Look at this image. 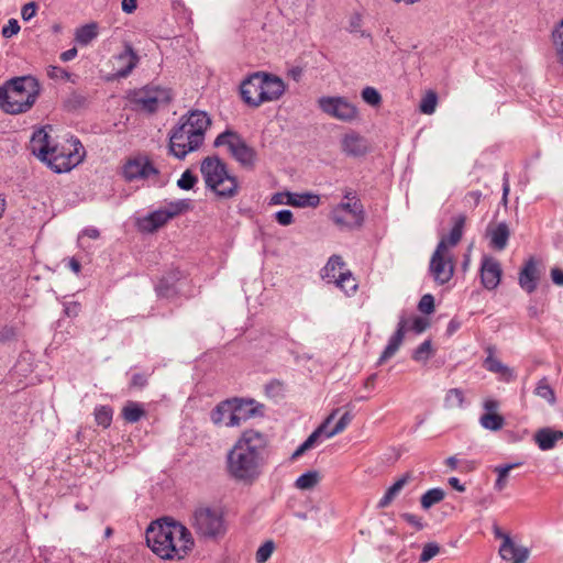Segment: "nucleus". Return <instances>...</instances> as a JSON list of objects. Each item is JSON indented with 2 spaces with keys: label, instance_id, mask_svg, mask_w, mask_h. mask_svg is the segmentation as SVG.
Here are the masks:
<instances>
[{
  "label": "nucleus",
  "instance_id": "a878e982",
  "mask_svg": "<svg viewBox=\"0 0 563 563\" xmlns=\"http://www.w3.org/2000/svg\"><path fill=\"white\" fill-rule=\"evenodd\" d=\"M410 481V475L405 474L400 478H398L384 494L380 500L377 504L378 508H386L391 504V501L398 496L405 485Z\"/></svg>",
  "mask_w": 563,
  "mask_h": 563
},
{
  "label": "nucleus",
  "instance_id": "69168bd1",
  "mask_svg": "<svg viewBox=\"0 0 563 563\" xmlns=\"http://www.w3.org/2000/svg\"><path fill=\"white\" fill-rule=\"evenodd\" d=\"M15 336V331L13 328L5 327L0 331V341H8Z\"/></svg>",
  "mask_w": 563,
  "mask_h": 563
},
{
  "label": "nucleus",
  "instance_id": "0e129e2a",
  "mask_svg": "<svg viewBox=\"0 0 563 563\" xmlns=\"http://www.w3.org/2000/svg\"><path fill=\"white\" fill-rule=\"evenodd\" d=\"M552 282L558 286H563V271L554 267L551 269Z\"/></svg>",
  "mask_w": 563,
  "mask_h": 563
},
{
  "label": "nucleus",
  "instance_id": "338daca9",
  "mask_svg": "<svg viewBox=\"0 0 563 563\" xmlns=\"http://www.w3.org/2000/svg\"><path fill=\"white\" fill-rule=\"evenodd\" d=\"M136 7H137V1L136 0H122V10L125 13L134 12Z\"/></svg>",
  "mask_w": 563,
  "mask_h": 563
},
{
  "label": "nucleus",
  "instance_id": "6e6552de",
  "mask_svg": "<svg viewBox=\"0 0 563 563\" xmlns=\"http://www.w3.org/2000/svg\"><path fill=\"white\" fill-rule=\"evenodd\" d=\"M200 172L206 186L221 198H232L238 194L239 184L234 176L229 175L225 164L217 156L206 157L201 162Z\"/></svg>",
  "mask_w": 563,
  "mask_h": 563
},
{
  "label": "nucleus",
  "instance_id": "ddd939ff",
  "mask_svg": "<svg viewBox=\"0 0 563 563\" xmlns=\"http://www.w3.org/2000/svg\"><path fill=\"white\" fill-rule=\"evenodd\" d=\"M330 218L341 229L360 228L364 221L363 205L360 200L341 202L333 208Z\"/></svg>",
  "mask_w": 563,
  "mask_h": 563
},
{
  "label": "nucleus",
  "instance_id": "0eeeda50",
  "mask_svg": "<svg viewBox=\"0 0 563 563\" xmlns=\"http://www.w3.org/2000/svg\"><path fill=\"white\" fill-rule=\"evenodd\" d=\"M190 527L200 540L218 541L228 530L224 511L219 506L200 505L190 516Z\"/></svg>",
  "mask_w": 563,
  "mask_h": 563
},
{
  "label": "nucleus",
  "instance_id": "6e6d98bb",
  "mask_svg": "<svg viewBox=\"0 0 563 563\" xmlns=\"http://www.w3.org/2000/svg\"><path fill=\"white\" fill-rule=\"evenodd\" d=\"M408 525L412 526L417 531H420L424 528V523L422 521V518L417 516V515H413V514H410V512H405L400 516Z\"/></svg>",
  "mask_w": 563,
  "mask_h": 563
},
{
  "label": "nucleus",
  "instance_id": "c03bdc74",
  "mask_svg": "<svg viewBox=\"0 0 563 563\" xmlns=\"http://www.w3.org/2000/svg\"><path fill=\"white\" fill-rule=\"evenodd\" d=\"M335 412H333L332 415H330L327 420L317 429L314 430L305 441L303 443L309 448L311 449L317 440L319 439V437L321 434H325L327 435V432H328V427H329V423L330 421L332 420L333 416H334Z\"/></svg>",
  "mask_w": 563,
  "mask_h": 563
},
{
  "label": "nucleus",
  "instance_id": "6ab92c4d",
  "mask_svg": "<svg viewBox=\"0 0 563 563\" xmlns=\"http://www.w3.org/2000/svg\"><path fill=\"white\" fill-rule=\"evenodd\" d=\"M137 56L131 46H126L125 49L114 56V70L115 76L124 78L130 75L137 64Z\"/></svg>",
  "mask_w": 563,
  "mask_h": 563
},
{
  "label": "nucleus",
  "instance_id": "7c9ffc66",
  "mask_svg": "<svg viewBox=\"0 0 563 563\" xmlns=\"http://www.w3.org/2000/svg\"><path fill=\"white\" fill-rule=\"evenodd\" d=\"M334 284L349 296L353 295L357 289L356 280L349 271L340 272Z\"/></svg>",
  "mask_w": 563,
  "mask_h": 563
},
{
  "label": "nucleus",
  "instance_id": "f03ea898",
  "mask_svg": "<svg viewBox=\"0 0 563 563\" xmlns=\"http://www.w3.org/2000/svg\"><path fill=\"white\" fill-rule=\"evenodd\" d=\"M31 152L57 174L67 173L85 158V148L76 137L55 143L45 128L36 130L30 141Z\"/></svg>",
  "mask_w": 563,
  "mask_h": 563
},
{
  "label": "nucleus",
  "instance_id": "393cba45",
  "mask_svg": "<svg viewBox=\"0 0 563 563\" xmlns=\"http://www.w3.org/2000/svg\"><path fill=\"white\" fill-rule=\"evenodd\" d=\"M287 202L288 206L296 208H316L320 205V197L312 192H290Z\"/></svg>",
  "mask_w": 563,
  "mask_h": 563
},
{
  "label": "nucleus",
  "instance_id": "c85d7f7f",
  "mask_svg": "<svg viewBox=\"0 0 563 563\" xmlns=\"http://www.w3.org/2000/svg\"><path fill=\"white\" fill-rule=\"evenodd\" d=\"M98 36V25L89 23L76 30L75 40L78 44L86 46Z\"/></svg>",
  "mask_w": 563,
  "mask_h": 563
},
{
  "label": "nucleus",
  "instance_id": "58836bf2",
  "mask_svg": "<svg viewBox=\"0 0 563 563\" xmlns=\"http://www.w3.org/2000/svg\"><path fill=\"white\" fill-rule=\"evenodd\" d=\"M534 393L537 396L545 399L551 405L555 402L554 390L549 385L547 378H542L538 382Z\"/></svg>",
  "mask_w": 563,
  "mask_h": 563
},
{
  "label": "nucleus",
  "instance_id": "7ed1b4c3",
  "mask_svg": "<svg viewBox=\"0 0 563 563\" xmlns=\"http://www.w3.org/2000/svg\"><path fill=\"white\" fill-rule=\"evenodd\" d=\"M146 542L155 554L165 560L184 559L194 545L191 533L184 525L166 519L147 528Z\"/></svg>",
  "mask_w": 563,
  "mask_h": 563
},
{
  "label": "nucleus",
  "instance_id": "bb28decb",
  "mask_svg": "<svg viewBox=\"0 0 563 563\" xmlns=\"http://www.w3.org/2000/svg\"><path fill=\"white\" fill-rule=\"evenodd\" d=\"M344 266V262L341 256L332 255L325 266L322 269V278L329 283H334L339 277V273Z\"/></svg>",
  "mask_w": 563,
  "mask_h": 563
},
{
  "label": "nucleus",
  "instance_id": "f704fd0d",
  "mask_svg": "<svg viewBox=\"0 0 563 563\" xmlns=\"http://www.w3.org/2000/svg\"><path fill=\"white\" fill-rule=\"evenodd\" d=\"M520 465L519 463H516V464H505V465H499V466H496L494 468V472L497 473V479L495 482V485H494V488L497 490V492H501L504 490V488L506 487L507 485V477L509 475V472L516 467Z\"/></svg>",
  "mask_w": 563,
  "mask_h": 563
},
{
  "label": "nucleus",
  "instance_id": "5701e85b",
  "mask_svg": "<svg viewBox=\"0 0 563 563\" xmlns=\"http://www.w3.org/2000/svg\"><path fill=\"white\" fill-rule=\"evenodd\" d=\"M538 269L537 263L533 258H530L519 274V285L522 289L529 294L533 292L537 288Z\"/></svg>",
  "mask_w": 563,
  "mask_h": 563
},
{
  "label": "nucleus",
  "instance_id": "052dcab7",
  "mask_svg": "<svg viewBox=\"0 0 563 563\" xmlns=\"http://www.w3.org/2000/svg\"><path fill=\"white\" fill-rule=\"evenodd\" d=\"M288 196H290V191L276 192L271 198V205H288Z\"/></svg>",
  "mask_w": 563,
  "mask_h": 563
},
{
  "label": "nucleus",
  "instance_id": "3c124183",
  "mask_svg": "<svg viewBox=\"0 0 563 563\" xmlns=\"http://www.w3.org/2000/svg\"><path fill=\"white\" fill-rule=\"evenodd\" d=\"M440 552V547L435 542H429L423 545L422 552L420 554V562L427 563L432 560Z\"/></svg>",
  "mask_w": 563,
  "mask_h": 563
},
{
  "label": "nucleus",
  "instance_id": "8fccbe9b",
  "mask_svg": "<svg viewBox=\"0 0 563 563\" xmlns=\"http://www.w3.org/2000/svg\"><path fill=\"white\" fill-rule=\"evenodd\" d=\"M352 421V415L351 412H345L339 421L335 423L334 428L331 430H328L327 432V439H330L334 437L335 434L341 433Z\"/></svg>",
  "mask_w": 563,
  "mask_h": 563
},
{
  "label": "nucleus",
  "instance_id": "aec40b11",
  "mask_svg": "<svg viewBox=\"0 0 563 563\" xmlns=\"http://www.w3.org/2000/svg\"><path fill=\"white\" fill-rule=\"evenodd\" d=\"M233 401L236 427L251 418L262 415V406L256 405L254 400L234 398Z\"/></svg>",
  "mask_w": 563,
  "mask_h": 563
},
{
  "label": "nucleus",
  "instance_id": "ea45409f",
  "mask_svg": "<svg viewBox=\"0 0 563 563\" xmlns=\"http://www.w3.org/2000/svg\"><path fill=\"white\" fill-rule=\"evenodd\" d=\"M276 549L273 540H266L256 551L255 561L256 563H266Z\"/></svg>",
  "mask_w": 563,
  "mask_h": 563
},
{
  "label": "nucleus",
  "instance_id": "9b49d317",
  "mask_svg": "<svg viewBox=\"0 0 563 563\" xmlns=\"http://www.w3.org/2000/svg\"><path fill=\"white\" fill-rule=\"evenodd\" d=\"M227 145L232 156L243 166L253 167L256 158L255 151L250 147L242 137L232 132L225 131L217 136L214 146Z\"/></svg>",
  "mask_w": 563,
  "mask_h": 563
},
{
  "label": "nucleus",
  "instance_id": "09e8293b",
  "mask_svg": "<svg viewBox=\"0 0 563 563\" xmlns=\"http://www.w3.org/2000/svg\"><path fill=\"white\" fill-rule=\"evenodd\" d=\"M197 181V176L194 175L191 170L187 169L181 174L180 178L177 181V186L183 190H190L195 187Z\"/></svg>",
  "mask_w": 563,
  "mask_h": 563
},
{
  "label": "nucleus",
  "instance_id": "dca6fc26",
  "mask_svg": "<svg viewBox=\"0 0 563 563\" xmlns=\"http://www.w3.org/2000/svg\"><path fill=\"white\" fill-rule=\"evenodd\" d=\"M529 554L528 548L516 544L511 538H505L499 548L501 559L510 563H526Z\"/></svg>",
  "mask_w": 563,
  "mask_h": 563
},
{
  "label": "nucleus",
  "instance_id": "680f3d73",
  "mask_svg": "<svg viewBox=\"0 0 563 563\" xmlns=\"http://www.w3.org/2000/svg\"><path fill=\"white\" fill-rule=\"evenodd\" d=\"M147 384V377L144 374L136 373L132 376L131 386L143 388Z\"/></svg>",
  "mask_w": 563,
  "mask_h": 563
},
{
  "label": "nucleus",
  "instance_id": "4468645a",
  "mask_svg": "<svg viewBox=\"0 0 563 563\" xmlns=\"http://www.w3.org/2000/svg\"><path fill=\"white\" fill-rule=\"evenodd\" d=\"M157 173V169L151 162L143 157L130 159L123 168L124 177L130 181L139 178H148Z\"/></svg>",
  "mask_w": 563,
  "mask_h": 563
},
{
  "label": "nucleus",
  "instance_id": "13d9d810",
  "mask_svg": "<svg viewBox=\"0 0 563 563\" xmlns=\"http://www.w3.org/2000/svg\"><path fill=\"white\" fill-rule=\"evenodd\" d=\"M47 75L52 79H67L69 77V74L58 66H49L47 68Z\"/></svg>",
  "mask_w": 563,
  "mask_h": 563
},
{
  "label": "nucleus",
  "instance_id": "e433bc0d",
  "mask_svg": "<svg viewBox=\"0 0 563 563\" xmlns=\"http://www.w3.org/2000/svg\"><path fill=\"white\" fill-rule=\"evenodd\" d=\"M464 404V393L460 388L449 389L444 397V406L449 409L461 408Z\"/></svg>",
  "mask_w": 563,
  "mask_h": 563
},
{
  "label": "nucleus",
  "instance_id": "20e7f679",
  "mask_svg": "<svg viewBox=\"0 0 563 563\" xmlns=\"http://www.w3.org/2000/svg\"><path fill=\"white\" fill-rule=\"evenodd\" d=\"M210 125L211 119L205 111L192 110L181 115L178 124L169 133L170 153L183 159L188 153L199 150Z\"/></svg>",
  "mask_w": 563,
  "mask_h": 563
},
{
  "label": "nucleus",
  "instance_id": "49530a36",
  "mask_svg": "<svg viewBox=\"0 0 563 563\" xmlns=\"http://www.w3.org/2000/svg\"><path fill=\"white\" fill-rule=\"evenodd\" d=\"M485 365H486V368L493 373H499L503 375L512 376V372L506 365H504L500 361H498L497 358H495L493 356H488L485 360Z\"/></svg>",
  "mask_w": 563,
  "mask_h": 563
},
{
  "label": "nucleus",
  "instance_id": "a19ab883",
  "mask_svg": "<svg viewBox=\"0 0 563 563\" xmlns=\"http://www.w3.org/2000/svg\"><path fill=\"white\" fill-rule=\"evenodd\" d=\"M438 96L434 91H428L420 101L419 109L424 114H432L435 111Z\"/></svg>",
  "mask_w": 563,
  "mask_h": 563
},
{
  "label": "nucleus",
  "instance_id": "774afa93",
  "mask_svg": "<svg viewBox=\"0 0 563 563\" xmlns=\"http://www.w3.org/2000/svg\"><path fill=\"white\" fill-rule=\"evenodd\" d=\"M77 53L78 52L76 47L69 48L60 54V59L63 62H69L77 56Z\"/></svg>",
  "mask_w": 563,
  "mask_h": 563
},
{
  "label": "nucleus",
  "instance_id": "4be33fe9",
  "mask_svg": "<svg viewBox=\"0 0 563 563\" xmlns=\"http://www.w3.org/2000/svg\"><path fill=\"white\" fill-rule=\"evenodd\" d=\"M563 439V431L551 428L539 429L534 433V441L542 451L552 450L556 442Z\"/></svg>",
  "mask_w": 563,
  "mask_h": 563
},
{
  "label": "nucleus",
  "instance_id": "2eb2a0df",
  "mask_svg": "<svg viewBox=\"0 0 563 563\" xmlns=\"http://www.w3.org/2000/svg\"><path fill=\"white\" fill-rule=\"evenodd\" d=\"M501 278L500 264L493 257H484L481 267V282L483 286L488 289H495Z\"/></svg>",
  "mask_w": 563,
  "mask_h": 563
},
{
  "label": "nucleus",
  "instance_id": "a211bd4d",
  "mask_svg": "<svg viewBox=\"0 0 563 563\" xmlns=\"http://www.w3.org/2000/svg\"><path fill=\"white\" fill-rule=\"evenodd\" d=\"M342 151L350 156H362L368 151L365 137L355 132L346 133L341 140Z\"/></svg>",
  "mask_w": 563,
  "mask_h": 563
},
{
  "label": "nucleus",
  "instance_id": "37998d69",
  "mask_svg": "<svg viewBox=\"0 0 563 563\" xmlns=\"http://www.w3.org/2000/svg\"><path fill=\"white\" fill-rule=\"evenodd\" d=\"M95 419L99 426L108 428L112 421V409L107 406H101L95 410Z\"/></svg>",
  "mask_w": 563,
  "mask_h": 563
},
{
  "label": "nucleus",
  "instance_id": "423d86ee",
  "mask_svg": "<svg viewBox=\"0 0 563 563\" xmlns=\"http://www.w3.org/2000/svg\"><path fill=\"white\" fill-rule=\"evenodd\" d=\"M285 90L286 85L280 77L265 71L249 75L240 86L243 101L254 108L278 100Z\"/></svg>",
  "mask_w": 563,
  "mask_h": 563
},
{
  "label": "nucleus",
  "instance_id": "473e14b6",
  "mask_svg": "<svg viewBox=\"0 0 563 563\" xmlns=\"http://www.w3.org/2000/svg\"><path fill=\"white\" fill-rule=\"evenodd\" d=\"M444 497L445 493L442 488H431L421 496V507L427 510L431 508L433 505L442 501Z\"/></svg>",
  "mask_w": 563,
  "mask_h": 563
},
{
  "label": "nucleus",
  "instance_id": "4c0bfd02",
  "mask_svg": "<svg viewBox=\"0 0 563 563\" xmlns=\"http://www.w3.org/2000/svg\"><path fill=\"white\" fill-rule=\"evenodd\" d=\"M191 208L189 199H179L173 202H169L166 207H164V211H166L167 217L173 219L174 217L189 210Z\"/></svg>",
  "mask_w": 563,
  "mask_h": 563
},
{
  "label": "nucleus",
  "instance_id": "79ce46f5",
  "mask_svg": "<svg viewBox=\"0 0 563 563\" xmlns=\"http://www.w3.org/2000/svg\"><path fill=\"white\" fill-rule=\"evenodd\" d=\"M433 353L430 340L422 342L412 353V358L417 362H427Z\"/></svg>",
  "mask_w": 563,
  "mask_h": 563
},
{
  "label": "nucleus",
  "instance_id": "412c9836",
  "mask_svg": "<svg viewBox=\"0 0 563 563\" xmlns=\"http://www.w3.org/2000/svg\"><path fill=\"white\" fill-rule=\"evenodd\" d=\"M406 331H407V319L405 317H401L398 322L396 332L390 336L388 344L386 345L385 350L383 351V353L378 360V363H377L378 365L383 364L384 362H386L387 360H389L390 357H393L396 354V352L399 350V347L404 341Z\"/></svg>",
  "mask_w": 563,
  "mask_h": 563
},
{
  "label": "nucleus",
  "instance_id": "2f4dec72",
  "mask_svg": "<svg viewBox=\"0 0 563 563\" xmlns=\"http://www.w3.org/2000/svg\"><path fill=\"white\" fill-rule=\"evenodd\" d=\"M145 415V410L143 407L135 401H128V404L122 409L123 418L130 422H137Z\"/></svg>",
  "mask_w": 563,
  "mask_h": 563
},
{
  "label": "nucleus",
  "instance_id": "de8ad7c7",
  "mask_svg": "<svg viewBox=\"0 0 563 563\" xmlns=\"http://www.w3.org/2000/svg\"><path fill=\"white\" fill-rule=\"evenodd\" d=\"M362 99L369 106H378L382 102L380 93L374 87H365L361 92Z\"/></svg>",
  "mask_w": 563,
  "mask_h": 563
},
{
  "label": "nucleus",
  "instance_id": "4d7b16f0",
  "mask_svg": "<svg viewBox=\"0 0 563 563\" xmlns=\"http://www.w3.org/2000/svg\"><path fill=\"white\" fill-rule=\"evenodd\" d=\"M275 219L280 225L287 227L294 222V214L290 210L284 209L275 213Z\"/></svg>",
  "mask_w": 563,
  "mask_h": 563
},
{
  "label": "nucleus",
  "instance_id": "1a4fd4ad",
  "mask_svg": "<svg viewBox=\"0 0 563 563\" xmlns=\"http://www.w3.org/2000/svg\"><path fill=\"white\" fill-rule=\"evenodd\" d=\"M172 100L170 90L159 86H146L133 91L130 101L139 111L154 113Z\"/></svg>",
  "mask_w": 563,
  "mask_h": 563
},
{
  "label": "nucleus",
  "instance_id": "cd10ccee",
  "mask_svg": "<svg viewBox=\"0 0 563 563\" xmlns=\"http://www.w3.org/2000/svg\"><path fill=\"white\" fill-rule=\"evenodd\" d=\"M465 216L460 214L454 219L453 228L450 231L448 236H442L441 239H446L448 252H450V247H454L461 241L463 235V229L465 224Z\"/></svg>",
  "mask_w": 563,
  "mask_h": 563
},
{
  "label": "nucleus",
  "instance_id": "bf43d9fd",
  "mask_svg": "<svg viewBox=\"0 0 563 563\" xmlns=\"http://www.w3.org/2000/svg\"><path fill=\"white\" fill-rule=\"evenodd\" d=\"M36 9L37 7L34 2L24 4L21 11L22 19L25 21L31 20L35 15Z\"/></svg>",
  "mask_w": 563,
  "mask_h": 563
},
{
  "label": "nucleus",
  "instance_id": "e2e57ef3",
  "mask_svg": "<svg viewBox=\"0 0 563 563\" xmlns=\"http://www.w3.org/2000/svg\"><path fill=\"white\" fill-rule=\"evenodd\" d=\"M65 313L67 317H77L80 311V305L78 302H69L65 305Z\"/></svg>",
  "mask_w": 563,
  "mask_h": 563
},
{
  "label": "nucleus",
  "instance_id": "864d4df0",
  "mask_svg": "<svg viewBox=\"0 0 563 563\" xmlns=\"http://www.w3.org/2000/svg\"><path fill=\"white\" fill-rule=\"evenodd\" d=\"M418 309L426 314H430L434 310V298L432 295H423L419 301Z\"/></svg>",
  "mask_w": 563,
  "mask_h": 563
},
{
  "label": "nucleus",
  "instance_id": "5fc2aeb1",
  "mask_svg": "<svg viewBox=\"0 0 563 563\" xmlns=\"http://www.w3.org/2000/svg\"><path fill=\"white\" fill-rule=\"evenodd\" d=\"M20 31V24L18 20L10 19L8 23L2 27L1 34L5 38H10L13 35H16Z\"/></svg>",
  "mask_w": 563,
  "mask_h": 563
},
{
  "label": "nucleus",
  "instance_id": "39448f33",
  "mask_svg": "<svg viewBox=\"0 0 563 563\" xmlns=\"http://www.w3.org/2000/svg\"><path fill=\"white\" fill-rule=\"evenodd\" d=\"M40 84L32 76L15 77L0 87V109L10 114L26 112L35 103Z\"/></svg>",
  "mask_w": 563,
  "mask_h": 563
},
{
  "label": "nucleus",
  "instance_id": "c756f323",
  "mask_svg": "<svg viewBox=\"0 0 563 563\" xmlns=\"http://www.w3.org/2000/svg\"><path fill=\"white\" fill-rule=\"evenodd\" d=\"M168 220L170 219L169 217H167L166 211H164V209L161 208L156 211H153L144 219L145 229H147L148 231H155L158 228L163 227Z\"/></svg>",
  "mask_w": 563,
  "mask_h": 563
},
{
  "label": "nucleus",
  "instance_id": "603ef678",
  "mask_svg": "<svg viewBox=\"0 0 563 563\" xmlns=\"http://www.w3.org/2000/svg\"><path fill=\"white\" fill-rule=\"evenodd\" d=\"M429 327V321L421 317H415L411 321L407 319V331L412 330L416 333H422Z\"/></svg>",
  "mask_w": 563,
  "mask_h": 563
},
{
  "label": "nucleus",
  "instance_id": "9d476101",
  "mask_svg": "<svg viewBox=\"0 0 563 563\" xmlns=\"http://www.w3.org/2000/svg\"><path fill=\"white\" fill-rule=\"evenodd\" d=\"M429 272L439 285L446 284L453 277V256L448 252L446 239H441L438 243L430 260Z\"/></svg>",
  "mask_w": 563,
  "mask_h": 563
},
{
  "label": "nucleus",
  "instance_id": "f8f14e48",
  "mask_svg": "<svg viewBox=\"0 0 563 563\" xmlns=\"http://www.w3.org/2000/svg\"><path fill=\"white\" fill-rule=\"evenodd\" d=\"M319 109L327 115L342 122H352L358 117L356 106L340 96H323L317 101Z\"/></svg>",
  "mask_w": 563,
  "mask_h": 563
},
{
  "label": "nucleus",
  "instance_id": "a18cd8bd",
  "mask_svg": "<svg viewBox=\"0 0 563 563\" xmlns=\"http://www.w3.org/2000/svg\"><path fill=\"white\" fill-rule=\"evenodd\" d=\"M552 37L559 59L563 64V20L553 30Z\"/></svg>",
  "mask_w": 563,
  "mask_h": 563
},
{
  "label": "nucleus",
  "instance_id": "c9c22d12",
  "mask_svg": "<svg viewBox=\"0 0 563 563\" xmlns=\"http://www.w3.org/2000/svg\"><path fill=\"white\" fill-rule=\"evenodd\" d=\"M504 422V418L495 412H487L481 417L482 427L492 431L500 430Z\"/></svg>",
  "mask_w": 563,
  "mask_h": 563
},
{
  "label": "nucleus",
  "instance_id": "f257e3e1",
  "mask_svg": "<svg viewBox=\"0 0 563 563\" xmlns=\"http://www.w3.org/2000/svg\"><path fill=\"white\" fill-rule=\"evenodd\" d=\"M267 452L266 434L254 429L243 431L227 454L229 476L243 484H253L263 473Z\"/></svg>",
  "mask_w": 563,
  "mask_h": 563
},
{
  "label": "nucleus",
  "instance_id": "f3484780",
  "mask_svg": "<svg viewBox=\"0 0 563 563\" xmlns=\"http://www.w3.org/2000/svg\"><path fill=\"white\" fill-rule=\"evenodd\" d=\"M211 421L216 426H224L230 428L236 427L233 399L221 401L211 411Z\"/></svg>",
  "mask_w": 563,
  "mask_h": 563
},
{
  "label": "nucleus",
  "instance_id": "72a5a7b5",
  "mask_svg": "<svg viewBox=\"0 0 563 563\" xmlns=\"http://www.w3.org/2000/svg\"><path fill=\"white\" fill-rule=\"evenodd\" d=\"M319 481H320L319 473L317 471H309L307 473H303L296 479L295 486L298 489H302V490L311 489L319 483Z\"/></svg>",
  "mask_w": 563,
  "mask_h": 563
},
{
  "label": "nucleus",
  "instance_id": "b1692460",
  "mask_svg": "<svg viewBox=\"0 0 563 563\" xmlns=\"http://www.w3.org/2000/svg\"><path fill=\"white\" fill-rule=\"evenodd\" d=\"M487 235L490 238V246L495 250L503 251L508 243L510 231L505 222H500L495 227L487 228Z\"/></svg>",
  "mask_w": 563,
  "mask_h": 563
}]
</instances>
